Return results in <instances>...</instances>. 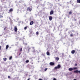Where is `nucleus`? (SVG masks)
Masks as SVG:
<instances>
[{"label": "nucleus", "instance_id": "nucleus-1", "mask_svg": "<svg viewBox=\"0 0 80 80\" xmlns=\"http://www.w3.org/2000/svg\"><path fill=\"white\" fill-rule=\"evenodd\" d=\"M60 68H61V65L60 64H58V65L57 66H56L54 68V69L57 70V69H60Z\"/></svg>", "mask_w": 80, "mask_h": 80}, {"label": "nucleus", "instance_id": "nucleus-2", "mask_svg": "<svg viewBox=\"0 0 80 80\" xmlns=\"http://www.w3.org/2000/svg\"><path fill=\"white\" fill-rule=\"evenodd\" d=\"M77 68H77V67L73 68H69L68 70H69V71H72V70H73L77 69Z\"/></svg>", "mask_w": 80, "mask_h": 80}, {"label": "nucleus", "instance_id": "nucleus-3", "mask_svg": "<svg viewBox=\"0 0 80 80\" xmlns=\"http://www.w3.org/2000/svg\"><path fill=\"white\" fill-rule=\"evenodd\" d=\"M49 65L51 66H54L55 65V63L53 62H51L49 63Z\"/></svg>", "mask_w": 80, "mask_h": 80}, {"label": "nucleus", "instance_id": "nucleus-4", "mask_svg": "<svg viewBox=\"0 0 80 80\" xmlns=\"http://www.w3.org/2000/svg\"><path fill=\"white\" fill-rule=\"evenodd\" d=\"M27 10H28V12H31L32 11V8L30 7H28L27 8Z\"/></svg>", "mask_w": 80, "mask_h": 80}, {"label": "nucleus", "instance_id": "nucleus-5", "mask_svg": "<svg viewBox=\"0 0 80 80\" xmlns=\"http://www.w3.org/2000/svg\"><path fill=\"white\" fill-rule=\"evenodd\" d=\"M53 13H54L53 10H52L50 12V15H53Z\"/></svg>", "mask_w": 80, "mask_h": 80}, {"label": "nucleus", "instance_id": "nucleus-6", "mask_svg": "<svg viewBox=\"0 0 80 80\" xmlns=\"http://www.w3.org/2000/svg\"><path fill=\"white\" fill-rule=\"evenodd\" d=\"M34 22H33V21H31L30 22V25H33V24L34 23Z\"/></svg>", "mask_w": 80, "mask_h": 80}, {"label": "nucleus", "instance_id": "nucleus-7", "mask_svg": "<svg viewBox=\"0 0 80 80\" xmlns=\"http://www.w3.org/2000/svg\"><path fill=\"white\" fill-rule=\"evenodd\" d=\"M52 18H52V17L51 16H49V20H50V21H52Z\"/></svg>", "mask_w": 80, "mask_h": 80}, {"label": "nucleus", "instance_id": "nucleus-8", "mask_svg": "<svg viewBox=\"0 0 80 80\" xmlns=\"http://www.w3.org/2000/svg\"><path fill=\"white\" fill-rule=\"evenodd\" d=\"M75 53V50H72V51L71 53H72V54H74V53Z\"/></svg>", "mask_w": 80, "mask_h": 80}, {"label": "nucleus", "instance_id": "nucleus-9", "mask_svg": "<svg viewBox=\"0 0 80 80\" xmlns=\"http://www.w3.org/2000/svg\"><path fill=\"white\" fill-rule=\"evenodd\" d=\"M14 30L15 31V32H17V27H15Z\"/></svg>", "mask_w": 80, "mask_h": 80}, {"label": "nucleus", "instance_id": "nucleus-10", "mask_svg": "<svg viewBox=\"0 0 80 80\" xmlns=\"http://www.w3.org/2000/svg\"><path fill=\"white\" fill-rule=\"evenodd\" d=\"M78 72H79V71H78V70H76V71H74V73H77Z\"/></svg>", "mask_w": 80, "mask_h": 80}, {"label": "nucleus", "instance_id": "nucleus-11", "mask_svg": "<svg viewBox=\"0 0 80 80\" xmlns=\"http://www.w3.org/2000/svg\"><path fill=\"white\" fill-rule=\"evenodd\" d=\"M56 60H57V61H58L59 60V58L58 57H56L55 58Z\"/></svg>", "mask_w": 80, "mask_h": 80}, {"label": "nucleus", "instance_id": "nucleus-12", "mask_svg": "<svg viewBox=\"0 0 80 80\" xmlns=\"http://www.w3.org/2000/svg\"><path fill=\"white\" fill-rule=\"evenodd\" d=\"M47 55H50V52H49L48 51L47 52Z\"/></svg>", "mask_w": 80, "mask_h": 80}, {"label": "nucleus", "instance_id": "nucleus-13", "mask_svg": "<svg viewBox=\"0 0 80 80\" xmlns=\"http://www.w3.org/2000/svg\"><path fill=\"white\" fill-rule=\"evenodd\" d=\"M9 47V46L8 45H7L6 47V49H7Z\"/></svg>", "mask_w": 80, "mask_h": 80}, {"label": "nucleus", "instance_id": "nucleus-14", "mask_svg": "<svg viewBox=\"0 0 80 80\" xmlns=\"http://www.w3.org/2000/svg\"><path fill=\"white\" fill-rule=\"evenodd\" d=\"M9 12H13V9L12 8H11L9 10Z\"/></svg>", "mask_w": 80, "mask_h": 80}, {"label": "nucleus", "instance_id": "nucleus-15", "mask_svg": "<svg viewBox=\"0 0 80 80\" xmlns=\"http://www.w3.org/2000/svg\"><path fill=\"white\" fill-rule=\"evenodd\" d=\"M28 27V26H26L25 27H24V29L25 30H26L27 29Z\"/></svg>", "mask_w": 80, "mask_h": 80}, {"label": "nucleus", "instance_id": "nucleus-16", "mask_svg": "<svg viewBox=\"0 0 80 80\" xmlns=\"http://www.w3.org/2000/svg\"><path fill=\"white\" fill-rule=\"evenodd\" d=\"M39 34V33L38 32H36V35H38Z\"/></svg>", "mask_w": 80, "mask_h": 80}, {"label": "nucleus", "instance_id": "nucleus-17", "mask_svg": "<svg viewBox=\"0 0 80 80\" xmlns=\"http://www.w3.org/2000/svg\"><path fill=\"white\" fill-rule=\"evenodd\" d=\"M77 2L78 3H80V0H77Z\"/></svg>", "mask_w": 80, "mask_h": 80}, {"label": "nucleus", "instance_id": "nucleus-18", "mask_svg": "<svg viewBox=\"0 0 80 80\" xmlns=\"http://www.w3.org/2000/svg\"><path fill=\"white\" fill-rule=\"evenodd\" d=\"M7 58H3L4 61H6L7 60Z\"/></svg>", "mask_w": 80, "mask_h": 80}, {"label": "nucleus", "instance_id": "nucleus-19", "mask_svg": "<svg viewBox=\"0 0 80 80\" xmlns=\"http://www.w3.org/2000/svg\"><path fill=\"white\" fill-rule=\"evenodd\" d=\"M69 14H70V15H72V11H70L69 13Z\"/></svg>", "mask_w": 80, "mask_h": 80}, {"label": "nucleus", "instance_id": "nucleus-20", "mask_svg": "<svg viewBox=\"0 0 80 80\" xmlns=\"http://www.w3.org/2000/svg\"><path fill=\"white\" fill-rule=\"evenodd\" d=\"M29 62V60H27L26 61V63H28Z\"/></svg>", "mask_w": 80, "mask_h": 80}, {"label": "nucleus", "instance_id": "nucleus-21", "mask_svg": "<svg viewBox=\"0 0 80 80\" xmlns=\"http://www.w3.org/2000/svg\"><path fill=\"white\" fill-rule=\"evenodd\" d=\"M0 18H3V16L2 15H0Z\"/></svg>", "mask_w": 80, "mask_h": 80}, {"label": "nucleus", "instance_id": "nucleus-22", "mask_svg": "<svg viewBox=\"0 0 80 80\" xmlns=\"http://www.w3.org/2000/svg\"><path fill=\"white\" fill-rule=\"evenodd\" d=\"M19 50H20V52H22V48H21Z\"/></svg>", "mask_w": 80, "mask_h": 80}, {"label": "nucleus", "instance_id": "nucleus-23", "mask_svg": "<svg viewBox=\"0 0 80 80\" xmlns=\"http://www.w3.org/2000/svg\"><path fill=\"white\" fill-rule=\"evenodd\" d=\"M12 58V56H11L9 58V60H11Z\"/></svg>", "mask_w": 80, "mask_h": 80}, {"label": "nucleus", "instance_id": "nucleus-24", "mask_svg": "<svg viewBox=\"0 0 80 80\" xmlns=\"http://www.w3.org/2000/svg\"><path fill=\"white\" fill-rule=\"evenodd\" d=\"M73 34H70V37H73Z\"/></svg>", "mask_w": 80, "mask_h": 80}, {"label": "nucleus", "instance_id": "nucleus-25", "mask_svg": "<svg viewBox=\"0 0 80 80\" xmlns=\"http://www.w3.org/2000/svg\"><path fill=\"white\" fill-rule=\"evenodd\" d=\"M48 68H46L44 69V71H45L46 70H47Z\"/></svg>", "mask_w": 80, "mask_h": 80}, {"label": "nucleus", "instance_id": "nucleus-26", "mask_svg": "<svg viewBox=\"0 0 80 80\" xmlns=\"http://www.w3.org/2000/svg\"><path fill=\"white\" fill-rule=\"evenodd\" d=\"M74 65H75V66H77V64L75 63Z\"/></svg>", "mask_w": 80, "mask_h": 80}, {"label": "nucleus", "instance_id": "nucleus-27", "mask_svg": "<svg viewBox=\"0 0 80 80\" xmlns=\"http://www.w3.org/2000/svg\"><path fill=\"white\" fill-rule=\"evenodd\" d=\"M8 78H10V77L9 76H8Z\"/></svg>", "mask_w": 80, "mask_h": 80}, {"label": "nucleus", "instance_id": "nucleus-28", "mask_svg": "<svg viewBox=\"0 0 80 80\" xmlns=\"http://www.w3.org/2000/svg\"><path fill=\"white\" fill-rule=\"evenodd\" d=\"M53 80H57V79H56V78H54L53 79Z\"/></svg>", "mask_w": 80, "mask_h": 80}, {"label": "nucleus", "instance_id": "nucleus-29", "mask_svg": "<svg viewBox=\"0 0 80 80\" xmlns=\"http://www.w3.org/2000/svg\"><path fill=\"white\" fill-rule=\"evenodd\" d=\"M6 28H6V27H5V28H4V30H6Z\"/></svg>", "mask_w": 80, "mask_h": 80}, {"label": "nucleus", "instance_id": "nucleus-30", "mask_svg": "<svg viewBox=\"0 0 80 80\" xmlns=\"http://www.w3.org/2000/svg\"><path fill=\"white\" fill-rule=\"evenodd\" d=\"M30 48H29L28 49V51H29L30 50Z\"/></svg>", "mask_w": 80, "mask_h": 80}, {"label": "nucleus", "instance_id": "nucleus-31", "mask_svg": "<svg viewBox=\"0 0 80 80\" xmlns=\"http://www.w3.org/2000/svg\"><path fill=\"white\" fill-rule=\"evenodd\" d=\"M38 80H42V79H39Z\"/></svg>", "mask_w": 80, "mask_h": 80}, {"label": "nucleus", "instance_id": "nucleus-32", "mask_svg": "<svg viewBox=\"0 0 80 80\" xmlns=\"http://www.w3.org/2000/svg\"><path fill=\"white\" fill-rule=\"evenodd\" d=\"M1 46H0V50H1Z\"/></svg>", "mask_w": 80, "mask_h": 80}, {"label": "nucleus", "instance_id": "nucleus-33", "mask_svg": "<svg viewBox=\"0 0 80 80\" xmlns=\"http://www.w3.org/2000/svg\"><path fill=\"white\" fill-rule=\"evenodd\" d=\"M30 80V78H29L27 80Z\"/></svg>", "mask_w": 80, "mask_h": 80}, {"label": "nucleus", "instance_id": "nucleus-34", "mask_svg": "<svg viewBox=\"0 0 80 80\" xmlns=\"http://www.w3.org/2000/svg\"><path fill=\"white\" fill-rule=\"evenodd\" d=\"M21 54V53H20L19 54V55H20V54Z\"/></svg>", "mask_w": 80, "mask_h": 80}, {"label": "nucleus", "instance_id": "nucleus-35", "mask_svg": "<svg viewBox=\"0 0 80 80\" xmlns=\"http://www.w3.org/2000/svg\"><path fill=\"white\" fill-rule=\"evenodd\" d=\"M74 20H75V21H76V20H77V19H75Z\"/></svg>", "mask_w": 80, "mask_h": 80}, {"label": "nucleus", "instance_id": "nucleus-36", "mask_svg": "<svg viewBox=\"0 0 80 80\" xmlns=\"http://www.w3.org/2000/svg\"><path fill=\"white\" fill-rule=\"evenodd\" d=\"M40 0H37V1H38H38H39Z\"/></svg>", "mask_w": 80, "mask_h": 80}, {"label": "nucleus", "instance_id": "nucleus-37", "mask_svg": "<svg viewBox=\"0 0 80 80\" xmlns=\"http://www.w3.org/2000/svg\"><path fill=\"white\" fill-rule=\"evenodd\" d=\"M28 75V74H26V76H27Z\"/></svg>", "mask_w": 80, "mask_h": 80}, {"label": "nucleus", "instance_id": "nucleus-38", "mask_svg": "<svg viewBox=\"0 0 80 80\" xmlns=\"http://www.w3.org/2000/svg\"><path fill=\"white\" fill-rule=\"evenodd\" d=\"M1 21H3V20H1Z\"/></svg>", "mask_w": 80, "mask_h": 80}, {"label": "nucleus", "instance_id": "nucleus-39", "mask_svg": "<svg viewBox=\"0 0 80 80\" xmlns=\"http://www.w3.org/2000/svg\"><path fill=\"white\" fill-rule=\"evenodd\" d=\"M3 1H5V0H3Z\"/></svg>", "mask_w": 80, "mask_h": 80}]
</instances>
